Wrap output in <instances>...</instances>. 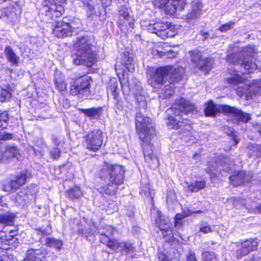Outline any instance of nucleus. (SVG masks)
Returning <instances> with one entry per match:
<instances>
[{"label":"nucleus","instance_id":"obj_1","mask_svg":"<svg viewBox=\"0 0 261 261\" xmlns=\"http://www.w3.org/2000/svg\"><path fill=\"white\" fill-rule=\"evenodd\" d=\"M136 126L139 139L142 142L141 146L145 160L149 163L151 161L154 166H158V159L152 154L151 139L155 135V130L151 119L141 113H137L136 116Z\"/></svg>","mask_w":261,"mask_h":261},{"label":"nucleus","instance_id":"obj_2","mask_svg":"<svg viewBox=\"0 0 261 261\" xmlns=\"http://www.w3.org/2000/svg\"><path fill=\"white\" fill-rule=\"evenodd\" d=\"M195 106L184 98H180L172 107L168 109L166 113L168 117V126L174 129H178L184 127L181 130L184 136H189L191 133L192 127L189 120L184 118L189 113L195 110Z\"/></svg>","mask_w":261,"mask_h":261},{"label":"nucleus","instance_id":"obj_3","mask_svg":"<svg viewBox=\"0 0 261 261\" xmlns=\"http://www.w3.org/2000/svg\"><path fill=\"white\" fill-rule=\"evenodd\" d=\"M234 50L237 52L236 54H231L227 56L228 63L241 65L247 73H253L259 68L258 61L256 62V59L253 61L256 53L254 47L247 46L241 49L236 47Z\"/></svg>","mask_w":261,"mask_h":261},{"label":"nucleus","instance_id":"obj_4","mask_svg":"<svg viewBox=\"0 0 261 261\" xmlns=\"http://www.w3.org/2000/svg\"><path fill=\"white\" fill-rule=\"evenodd\" d=\"M75 57L73 62L77 65L91 67L96 61V53L93 50L91 39L88 36L78 37L74 44Z\"/></svg>","mask_w":261,"mask_h":261},{"label":"nucleus","instance_id":"obj_5","mask_svg":"<svg viewBox=\"0 0 261 261\" xmlns=\"http://www.w3.org/2000/svg\"><path fill=\"white\" fill-rule=\"evenodd\" d=\"M115 229L111 226L106 225L105 227L100 228L98 233L101 235L100 242L106 245L109 248L116 252H120L122 255L130 254L134 252L135 248L128 242H120L117 240L110 238L113 234Z\"/></svg>","mask_w":261,"mask_h":261},{"label":"nucleus","instance_id":"obj_6","mask_svg":"<svg viewBox=\"0 0 261 261\" xmlns=\"http://www.w3.org/2000/svg\"><path fill=\"white\" fill-rule=\"evenodd\" d=\"M218 111L232 114L238 121L242 122H247L251 119L250 116L248 113H245L234 107L228 105H222L218 107L212 101L208 102L204 109L205 115L206 116L215 117Z\"/></svg>","mask_w":261,"mask_h":261},{"label":"nucleus","instance_id":"obj_7","mask_svg":"<svg viewBox=\"0 0 261 261\" xmlns=\"http://www.w3.org/2000/svg\"><path fill=\"white\" fill-rule=\"evenodd\" d=\"M124 172V168L122 166L107 164L103 169L101 176V177L106 176V178L112 185L117 186L123 183Z\"/></svg>","mask_w":261,"mask_h":261},{"label":"nucleus","instance_id":"obj_8","mask_svg":"<svg viewBox=\"0 0 261 261\" xmlns=\"http://www.w3.org/2000/svg\"><path fill=\"white\" fill-rule=\"evenodd\" d=\"M147 30L151 33L155 34L163 39L174 37L177 32L174 25L168 22L156 21L148 25Z\"/></svg>","mask_w":261,"mask_h":261},{"label":"nucleus","instance_id":"obj_9","mask_svg":"<svg viewBox=\"0 0 261 261\" xmlns=\"http://www.w3.org/2000/svg\"><path fill=\"white\" fill-rule=\"evenodd\" d=\"M170 68L168 66L161 67L151 70L148 74V83L154 88H158L168 82Z\"/></svg>","mask_w":261,"mask_h":261},{"label":"nucleus","instance_id":"obj_10","mask_svg":"<svg viewBox=\"0 0 261 261\" xmlns=\"http://www.w3.org/2000/svg\"><path fill=\"white\" fill-rule=\"evenodd\" d=\"M92 79L85 75L80 77L73 82L71 86L70 93L72 95L89 96Z\"/></svg>","mask_w":261,"mask_h":261},{"label":"nucleus","instance_id":"obj_11","mask_svg":"<svg viewBox=\"0 0 261 261\" xmlns=\"http://www.w3.org/2000/svg\"><path fill=\"white\" fill-rule=\"evenodd\" d=\"M189 54L191 61L196 68L205 73L211 70L214 63L212 59L203 58L202 53L198 49L189 51Z\"/></svg>","mask_w":261,"mask_h":261},{"label":"nucleus","instance_id":"obj_12","mask_svg":"<svg viewBox=\"0 0 261 261\" xmlns=\"http://www.w3.org/2000/svg\"><path fill=\"white\" fill-rule=\"evenodd\" d=\"M65 0H44L42 3L43 10L47 13L46 15L54 17L61 16L64 12L63 5Z\"/></svg>","mask_w":261,"mask_h":261},{"label":"nucleus","instance_id":"obj_13","mask_svg":"<svg viewBox=\"0 0 261 261\" xmlns=\"http://www.w3.org/2000/svg\"><path fill=\"white\" fill-rule=\"evenodd\" d=\"M103 139V133L100 129H94L85 137L84 145L88 149L96 151L101 146Z\"/></svg>","mask_w":261,"mask_h":261},{"label":"nucleus","instance_id":"obj_14","mask_svg":"<svg viewBox=\"0 0 261 261\" xmlns=\"http://www.w3.org/2000/svg\"><path fill=\"white\" fill-rule=\"evenodd\" d=\"M74 33V29L67 17L64 18L62 21L57 22L53 29V34L55 36L59 38L72 36Z\"/></svg>","mask_w":261,"mask_h":261},{"label":"nucleus","instance_id":"obj_15","mask_svg":"<svg viewBox=\"0 0 261 261\" xmlns=\"http://www.w3.org/2000/svg\"><path fill=\"white\" fill-rule=\"evenodd\" d=\"M233 164L230 162L228 158H225L224 160L215 164L211 167H209L206 169V172L209 173L212 177L217 176L219 174L223 172H228L233 167Z\"/></svg>","mask_w":261,"mask_h":261},{"label":"nucleus","instance_id":"obj_16","mask_svg":"<svg viewBox=\"0 0 261 261\" xmlns=\"http://www.w3.org/2000/svg\"><path fill=\"white\" fill-rule=\"evenodd\" d=\"M258 242L256 239H250L246 240L237 245L239 248L236 251L237 258H241L248 254L250 252L257 249Z\"/></svg>","mask_w":261,"mask_h":261},{"label":"nucleus","instance_id":"obj_17","mask_svg":"<svg viewBox=\"0 0 261 261\" xmlns=\"http://www.w3.org/2000/svg\"><path fill=\"white\" fill-rule=\"evenodd\" d=\"M30 175L27 171L20 173L16 176L15 180H12L8 184L3 186L4 191L9 193L15 191L25 183L27 179Z\"/></svg>","mask_w":261,"mask_h":261},{"label":"nucleus","instance_id":"obj_18","mask_svg":"<svg viewBox=\"0 0 261 261\" xmlns=\"http://www.w3.org/2000/svg\"><path fill=\"white\" fill-rule=\"evenodd\" d=\"M155 222L164 238L170 240L173 237V233L172 227L169 222L168 219L164 217L161 213H158V218L156 219Z\"/></svg>","mask_w":261,"mask_h":261},{"label":"nucleus","instance_id":"obj_19","mask_svg":"<svg viewBox=\"0 0 261 261\" xmlns=\"http://www.w3.org/2000/svg\"><path fill=\"white\" fill-rule=\"evenodd\" d=\"M46 252L43 249H29L27 252L24 261H45Z\"/></svg>","mask_w":261,"mask_h":261},{"label":"nucleus","instance_id":"obj_20","mask_svg":"<svg viewBox=\"0 0 261 261\" xmlns=\"http://www.w3.org/2000/svg\"><path fill=\"white\" fill-rule=\"evenodd\" d=\"M19 156L18 149L16 146H7L4 152H0V163L6 162L14 158Z\"/></svg>","mask_w":261,"mask_h":261},{"label":"nucleus","instance_id":"obj_21","mask_svg":"<svg viewBox=\"0 0 261 261\" xmlns=\"http://www.w3.org/2000/svg\"><path fill=\"white\" fill-rule=\"evenodd\" d=\"M168 67L170 68L168 74V83L170 84H174L182 79L185 73L183 68L179 66L176 68L172 66H168Z\"/></svg>","mask_w":261,"mask_h":261},{"label":"nucleus","instance_id":"obj_22","mask_svg":"<svg viewBox=\"0 0 261 261\" xmlns=\"http://www.w3.org/2000/svg\"><path fill=\"white\" fill-rule=\"evenodd\" d=\"M202 8L201 3L198 1L193 2L192 3V9L187 14L186 20L188 22H191L193 20L198 18L201 14Z\"/></svg>","mask_w":261,"mask_h":261},{"label":"nucleus","instance_id":"obj_23","mask_svg":"<svg viewBox=\"0 0 261 261\" xmlns=\"http://www.w3.org/2000/svg\"><path fill=\"white\" fill-rule=\"evenodd\" d=\"M185 184L186 186L184 187V190L188 193L197 192L206 187V181L204 180L185 182Z\"/></svg>","mask_w":261,"mask_h":261},{"label":"nucleus","instance_id":"obj_24","mask_svg":"<svg viewBox=\"0 0 261 261\" xmlns=\"http://www.w3.org/2000/svg\"><path fill=\"white\" fill-rule=\"evenodd\" d=\"M248 180L249 178L246 175L245 171L243 170L235 171L229 177L230 183L234 187L240 186Z\"/></svg>","mask_w":261,"mask_h":261},{"label":"nucleus","instance_id":"obj_25","mask_svg":"<svg viewBox=\"0 0 261 261\" xmlns=\"http://www.w3.org/2000/svg\"><path fill=\"white\" fill-rule=\"evenodd\" d=\"M228 73L231 76L227 79V82L230 85H239L246 81V77L244 76V75L242 74V76H241L239 72L237 71L236 69H228Z\"/></svg>","mask_w":261,"mask_h":261},{"label":"nucleus","instance_id":"obj_26","mask_svg":"<svg viewBox=\"0 0 261 261\" xmlns=\"http://www.w3.org/2000/svg\"><path fill=\"white\" fill-rule=\"evenodd\" d=\"M122 63L128 71L133 72L135 70V61L132 54L126 51L124 52L122 57Z\"/></svg>","mask_w":261,"mask_h":261},{"label":"nucleus","instance_id":"obj_27","mask_svg":"<svg viewBox=\"0 0 261 261\" xmlns=\"http://www.w3.org/2000/svg\"><path fill=\"white\" fill-rule=\"evenodd\" d=\"M248 157L253 160L261 157V145L250 144L246 149Z\"/></svg>","mask_w":261,"mask_h":261},{"label":"nucleus","instance_id":"obj_28","mask_svg":"<svg viewBox=\"0 0 261 261\" xmlns=\"http://www.w3.org/2000/svg\"><path fill=\"white\" fill-rule=\"evenodd\" d=\"M4 54L7 58L8 61L10 62L12 65H18L19 58L14 53L11 46H6L4 49Z\"/></svg>","mask_w":261,"mask_h":261},{"label":"nucleus","instance_id":"obj_29","mask_svg":"<svg viewBox=\"0 0 261 261\" xmlns=\"http://www.w3.org/2000/svg\"><path fill=\"white\" fill-rule=\"evenodd\" d=\"M118 14L120 20L129 21L132 19L130 14L131 9L129 8V4L121 5L118 8Z\"/></svg>","mask_w":261,"mask_h":261},{"label":"nucleus","instance_id":"obj_30","mask_svg":"<svg viewBox=\"0 0 261 261\" xmlns=\"http://www.w3.org/2000/svg\"><path fill=\"white\" fill-rule=\"evenodd\" d=\"M118 82L115 78L111 79L108 86V94H111L116 100L118 99L119 92L118 90Z\"/></svg>","mask_w":261,"mask_h":261},{"label":"nucleus","instance_id":"obj_31","mask_svg":"<svg viewBox=\"0 0 261 261\" xmlns=\"http://www.w3.org/2000/svg\"><path fill=\"white\" fill-rule=\"evenodd\" d=\"M45 245L48 247H54L58 250L61 249L63 242L61 240L54 238H47L45 240Z\"/></svg>","mask_w":261,"mask_h":261},{"label":"nucleus","instance_id":"obj_32","mask_svg":"<svg viewBox=\"0 0 261 261\" xmlns=\"http://www.w3.org/2000/svg\"><path fill=\"white\" fill-rule=\"evenodd\" d=\"M100 108L81 109L80 111L86 116L91 118H95L99 115Z\"/></svg>","mask_w":261,"mask_h":261},{"label":"nucleus","instance_id":"obj_33","mask_svg":"<svg viewBox=\"0 0 261 261\" xmlns=\"http://www.w3.org/2000/svg\"><path fill=\"white\" fill-rule=\"evenodd\" d=\"M14 215L6 213L0 216V223L6 225H12L14 223Z\"/></svg>","mask_w":261,"mask_h":261},{"label":"nucleus","instance_id":"obj_34","mask_svg":"<svg viewBox=\"0 0 261 261\" xmlns=\"http://www.w3.org/2000/svg\"><path fill=\"white\" fill-rule=\"evenodd\" d=\"M83 3L88 17H90L95 13L93 2L91 0H83Z\"/></svg>","mask_w":261,"mask_h":261},{"label":"nucleus","instance_id":"obj_35","mask_svg":"<svg viewBox=\"0 0 261 261\" xmlns=\"http://www.w3.org/2000/svg\"><path fill=\"white\" fill-rule=\"evenodd\" d=\"M193 213L190 210H187L182 213L177 214L175 217L174 223L175 226H180L181 224V221L182 219L190 216Z\"/></svg>","mask_w":261,"mask_h":261},{"label":"nucleus","instance_id":"obj_36","mask_svg":"<svg viewBox=\"0 0 261 261\" xmlns=\"http://www.w3.org/2000/svg\"><path fill=\"white\" fill-rule=\"evenodd\" d=\"M166 85L162 90V93L161 97L165 99L170 98L174 93V88L173 85Z\"/></svg>","mask_w":261,"mask_h":261},{"label":"nucleus","instance_id":"obj_37","mask_svg":"<svg viewBox=\"0 0 261 261\" xmlns=\"http://www.w3.org/2000/svg\"><path fill=\"white\" fill-rule=\"evenodd\" d=\"M201 256L203 261H218V256L212 251H204Z\"/></svg>","mask_w":261,"mask_h":261},{"label":"nucleus","instance_id":"obj_38","mask_svg":"<svg viewBox=\"0 0 261 261\" xmlns=\"http://www.w3.org/2000/svg\"><path fill=\"white\" fill-rule=\"evenodd\" d=\"M68 197L70 199H76L80 198L82 193L79 188L75 187L71 189L67 192Z\"/></svg>","mask_w":261,"mask_h":261},{"label":"nucleus","instance_id":"obj_39","mask_svg":"<svg viewBox=\"0 0 261 261\" xmlns=\"http://www.w3.org/2000/svg\"><path fill=\"white\" fill-rule=\"evenodd\" d=\"M163 10L167 15L170 16H174L177 12V8L174 5L173 1L171 3L169 2Z\"/></svg>","mask_w":261,"mask_h":261},{"label":"nucleus","instance_id":"obj_40","mask_svg":"<svg viewBox=\"0 0 261 261\" xmlns=\"http://www.w3.org/2000/svg\"><path fill=\"white\" fill-rule=\"evenodd\" d=\"M8 114L6 112L0 113V129L5 128L8 123Z\"/></svg>","mask_w":261,"mask_h":261},{"label":"nucleus","instance_id":"obj_41","mask_svg":"<svg viewBox=\"0 0 261 261\" xmlns=\"http://www.w3.org/2000/svg\"><path fill=\"white\" fill-rule=\"evenodd\" d=\"M11 97V93L8 90L0 87V101L4 102Z\"/></svg>","mask_w":261,"mask_h":261},{"label":"nucleus","instance_id":"obj_42","mask_svg":"<svg viewBox=\"0 0 261 261\" xmlns=\"http://www.w3.org/2000/svg\"><path fill=\"white\" fill-rule=\"evenodd\" d=\"M174 5L177 8V11H182L186 5V0H173Z\"/></svg>","mask_w":261,"mask_h":261},{"label":"nucleus","instance_id":"obj_43","mask_svg":"<svg viewBox=\"0 0 261 261\" xmlns=\"http://www.w3.org/2000/svg\"><path fill=\"white\" fill-rule=\"evenodd\" d=\"M54 83L56 85V87L58 90L61 92L66 89V84L65 83L62 81H58L57 79L54 80Z\"/></svg>","mask_w":261,"mask_h":261},{"label":"nucleus","instance_id":"obj_44","mask_svg":"<svg viewBox=\"0 0 261 261\" xmlns=\"http://www.w3.org/2000/svg\"><path fill=\"white\" fill-rule=\"evenodd\" d=\"M234 22L232 21H229L227 23L224 24L220 27L218 30L222 32H225L228 30H229L233 28Z\"/></svg>","mask_w":261,"mask_h":261},{"label":"nucleus","instance_id":"obj_45","mask_svg":"<svg viewBox=\"0 0 261 261\" xmlns=\"http://www.w3.org/2000/svg\"><path fill=\"white\" fill-rule=\"evenodd\" d=\"M199 35L203 37L202 38L203 41H206L208 39H213L216 37L214 34L205 32L204 31H201L199 32Z\"/></svg>","mask_w":261,"mask_h":261},{"label":"nucleus","instance_id":"obj_46","mask_svg":"<svg viewBox=\"0 0 261 261\" xmlns=\"http://www.w3.org/2000/svg\"><path fill=\"white\" fill-rule=\"evenodd\" d=\"M229 202H232L233 205L236 207H238V206L240 207L241 206H242L244 205L243 200L238 197L231 198L229 200Z\"/></svg>","mask_w":261,"mask_h":261},{"label":"nucleus","instance_id":"obj_47","mask_svg":"<svg viewBox=\"0 0 261 261\" xmlns=\"http://www.w3.org/2000/svg\"><path fill=\"white\" fill-rule=\"evenodd\" d=\"M60 154L61 151L57 147L54 148L50 151V155L52 156V158L55 160H57L58 158H59L60 157Z\"/></svg>","mask_w":261,"mask_h":261},{"label":"nucleus","instance_id":"obj_48","mask_svg":"<svg viewBox=\"0 0 261 261\" xmlns=\"http://www.w3.org/2000/svg\"><path fill=\"white\" fill-rule=\"evenodd\" d=\"M111 185V183L109 184L108 186L106 187V189H102L101 190V192H102L104 191L107 195H110L111 194L113 191H114L116 190V187L113 186V185Z\"/></svg>","mask_w":261,"mask_h":261},{"label":"nucleus","instance_id":"obj_49","mask_svg":"<svg viewBox=\"0 0 261 261\" xmlns=\"http://www.w3.org/2000/svg\"><path fill=\"white\" fill-rule=\"evenodd\" d=\"M187 261H198L195 253L192 250H189L187 254Z\"/></svg>","mask_w":261,"mask_h":261},{"label":"nucleus","instance_id":"obj_50","mask_svg":"<svg viewBox=\"0 0 261 261\" xmlns=\"http://www.w3.org/2000/svg\"><path fill=\"white\" fill-rule=\"evenodd\" d=\"M200 230L204 233H207L212 231L210 226L207 223H205L200 225Z\"/></svg>","mask_w":261,"mask_h":261},{"label":"nucleus","instance_id":"obj_51","mask_svg":"<svg viewBox=\"0 0 261 261\" xmlns=\"http://www.w3.org/2000/svg\"><path fill=\"white\" fill-rule=\"evenodd\" d=\"M169 0H155V5H157L160 8L164 9L168 4H169Z\"/></svg>","mask_w":261,"mask_h":261},{"label":"nucleus","instance_id":"obj_52","mask_svg":"<svg viewBox=\"0 0 261 261\" xmlns=\"http://www.w3.org/2000/svg\"><path fill=\"white\" fill-rule=\"evenodd\" d=\"M158 258L159 261H171L170 258L163 252H158Z\"/></svg>","mask_w":261,"mask_h":261},{"label":"nucleus","instance_id":"obj_53","mask_svg":"<svg viewBox=\"0 0 261 261\" xmlns=\"http://www.w3.org/2000/svg\"><path fill=\"white\" fill-rule=\"evenodd\" d=\"M52 141L55 145L56 146H58L60 144V138L58 136L56 135H53L52 136Z\"/></svg>","mask_w":261,"mask_h":261},{"label":"nucleus","instance_id":"obj_54","mask_svg":"<svg viewBox=\"0 0 261 261\" xmlns=\"http://www.w3.org/2000/svg\"><path fill=\"white\" fill-rule=\"evenodd\" d=\"M12 255H5L1 257L0 261H13Z\"/></svg>","mask_w":261,"mask_h":261},{"label":"nucleus","instance_id":"obj_55","mask_svg":"<svg viewBox=\"0 0 261 261\" xmlns=\"http://www.w3.org/2000/svg\"><path fill=\"white\" fill-rule=\"evenodd\" d=\"M12 10V8L11 7H7L4 10V13L7 16L9 17L10 15H11Z\"/></svg>","mask_w":261,"mask_h":261},{"label":"nucleus","instance_id":"obj_56","mask_svg":"<svg viewBox=\"0 0 261 261\" xmlns=\"http://www.w3.org/2000/svg\"><path fill=\"white\" fill-rule=\"evenodd\" d=\"M246 88L242 89L241 87H239L237 89V92L238 93V95H239L240 96H242V95L246 92Z\"/></svg>","mask_w":261,"mask_h":261},{"label":"nucleus","instance_id":"obj_57","mask_svg":"<svg viewBox=\"0 0 261 261\" xmlns=\"http://www.w3.org/2000/svg\"><path fill=\"white\" fill-rule=\"evenodd\" d=\"M101 2L105 7L109 6L112 2L111 0H101Z\"/></svg>","mask_w":261,"mask_h":261},{"label":"nucleus","instance_id":"obj_58","mask_svg":"<svg viewBox=\"0 0 261 261\" xmlns=\"http://www.w3.org/2000/svg\"><path fill=\"white\" fill-rule=\"evenodd\" d=\"M118 3L121 5L128 4V0H117Z\"/></svg>","mask_w":261,"mask_h":261},{"label":"nucleus","instance_id":"obj_59","mask_svg":"<svg viewBox=\"0 0 261 261\" xmlns=\"http://www.w3.org/2000/svg\"><path fill=\"white\" fill-rule=\"evenodd\" d=\"M249 261H261V258L258 257L257 255L254 256L252 259Z\"/></svg>","mask_w":261,"mask_h":261},{"label":"nucleus","instance_id":"obj_60","mask_svg":"<svg viewBox=\"0 0 261 261\" xmlns=\"http://www.w3.org/2000/svg\"><path fill=\"white\" fill-rule=\"evenodd\" d=\"M256 210L258 213H261V205L259 207L256 208Z\"/></svg>","mask_w":261,"mask_h":261},{"label":"nucleus","instance_id":"obj_61","mask_svg":"<svg viewBox=\"0 0 261 261\" xmlns=\"http://www.w3.org/2000/svg\"><path fill=\"white\" fill-rule=\"evenodd\" d=\"M196 156H197V154H195L193 155V158L195 160H197V158H196Z\"/></svg>","mask_w":261,"mask_h":261},{"label":"nucleus","instance_id":"obj_62","mask_svg":"<svg viewBox=\"0 0 261 261\" xmlns=\"http://www.w3.org/2000/svg\"><path fill=\"white\" fill-rule=\"evenodd\" d=\"M258 133L259 134L261 135V127L260 128V129L258 130Z\"/></svg>","mask_w":261,"mask_h":261},{"label":"nucleus","instance_id":"obj_63","mask_svg":"<svg viewBox=\"0 0 261 261\" xmlns=\"http://www.w3.org/2000/svg\"><path fill=\"white\" fill-rule=\"evenodd\" d=\"M8 70H9L10 72L12 71V70L11 69L8 68Z\"/></svg>","mask_w":261,"mask_h":261},{"label":"nucleus","instance_id":"obj_64","mask_svg":"<svg viewBox=\"0 0 261 261\" xmlns=\"http://www.w3.org/2000/svg\"><path fill=\"white\" fill-rule=\"evenodd\" d=\"M196 213H201V211H198L196 212Z\"/></svg>","mask_w":261,"mask_h":261}]
</instances>
